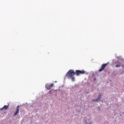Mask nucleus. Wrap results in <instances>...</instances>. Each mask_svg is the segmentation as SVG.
I'll return each instance as SVG.
<instances>
[{
	"mask_svg": "<svg viewBox=\"0 0 124 124\" xmlns=\"http://www.w3.org/2000/svg\"><path fill=\"white\" fill-rule=\"evenodd\" d=\"M85 72H86L84 70L81 71L77 70H76L75 72L74 71H73V70H70L67 73L66 76L68 78H71L72 80L74 82V81H75V78L73 76H74L75 74L77 75V76H79L81 75V74H85Z\"/></svg>",
	"mask_w": 124,
	"mask_h": 124,
	"instance_id": "f257e3e1",
	"label": "nucleus"
},
{
	"mask_svg": "<svg viewBox=\"0 0 124 124\" xmlns=\"http://www.w3.org/2000/svg\"><path fill=\"white\" fill-rule=\"evenodd\" d=\"M108 64V63L102 64L101 68L99 70V72H101V71H103L104 70V68L106 67V66Z\"/></svg>",
	"mask_w": 124,
	"mask_h": 124,
	"instance_id": "f03ea898",
	"label": "nucleus"
},
{
	"mask_svg": "<svg viewBox=\"0 0 124 124\" xmlns=\"http://www.w3.org/2000/svg\"><path fill=\"white\" fill-rule=\"evenodd\" d=\"M54 86V84L51 83L50 85L46 86V88L47 89V90H51V88Z\"/></svg>",
	"mask_w": 124,
	"mask_h": 124,
	"instance_id": "7ed1b4c3",
	"label": "nucleus"
},
{
	"mask_svg": "<svg viewBox=\"0 0 124 124\" xmlns=\"http://www.w3.org/2000/svg\"><path fill=\"white\" fill-rule=\"evenodd\" d=\"M9 108V105H8V106L5 105L2 108L0 109V110H7V109H8Z\"/></svg>",
	"mask_w": 124,
	"mask_h": 124,
	"instance_id": "20e7f679",
	"label": "nucleus"
},
{
	"mask_svg": "<svg viewBox=\"0 0 124 124\" xmlns=\"http://www.w3.org/2000/svg\"><path fill=\"white\" fill-rule=\"evenodd\" d=\"M17 114H19V106L16 107V110L15 112L14 116H16Z\"/></svg>",
	"mask_w": 124,
	"mask_h": 124,
	"instance_id": "39448f33",
	"label": "nucleus"
},
{
	"mask_svg": "<svg viewBox=\"0 0 124 124\" xmlns=\"http://www.w3.org/2000/svg\"><path fill=\"white\" fill-rule=\"evenodd\" d=\"M100 98H101V96L100 95H99V97L97 98V99L93 100V101H99L100 100Z\"/></svg>",
	"mask_w": 124,
	"mask_h": 124,
	"instance_id": "423d86ee",
	"label": "nucleus"
},
{
	"mask_svg": "<svg viewBox=\"0 0 124 124\" xmlns=\"http://www.w3.org/2000/svg\"><path fill=\"white\" fill-rule=\"evenodd\" d=\"M121 66V64H116L115 65V67H120Z\"/></svg>",
	"mask_w": 124,
	"mask_h": 124,
	"instance_id": "0eeeda50",
	"label": "nucleus"
},
{
	"mask_svg": "<svg viewBox=\"0 0 124 124\" xmlns=\"http://www.w3.org/2000/svg\"><path fill=\"white\" fill-rule=\"evenodd\" d=\"M86 124H88L87 122H86Z\"/></svg>",
	"mask_w": 124,
	"mask_h": 124,
	"instance_id": "6e6552de",
	"label": "nucleus"
}]
</instances>
